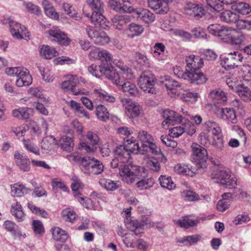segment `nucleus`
I'll use <instances>...</instances> for the list:
<instances>
[{"label": "nucleus", "instance_id": "1", "mask_svg": "<svg viewBox=\"0 0 251 251\" xmlns=\"http://www.w3.org/2000/svg\"><path fill=\"white\" fill-rule=\"evenodd\" d=\"M70 161L77 163L82 172L87 175H98L103 171V164L94 157H81L78 155L71 154L68 156Z\"/></svg>", "mask_w": 251, "mask_h": 251}, {"label": "nucleus", "instance_id": "2", "mask_svg": "<svg viewBox=\"0 0 251 251\" xmlns=\"http://www.w3.org/2000/svg\"><path fill=\"white\" fill-rule=\"evenodd\" d=\"M119 174L122 180L128 184H131L146 176L144 167L132 165H121Z\"/></svg>", "mask_w": 251, "mask_h": 251}, {"label": "nucleus", "instance_id": "3", "mask_svg": "<svg viewBox=\"0 0 251 251\" xmlns=\"http://www.w3.org/2000/svg\"><path fill=\"white\" fill-rule=\"evenodd\" d=\"M203 128L208 132H211L213 136L208 140V143H205L204 146H212L216 151H221L224 149V143L222 135V130L219 124L216 122L208 120L203 124Z\"/></svg>", "mask_w": 251, "mask_h": 251}, {"label": "nucleus", "instance_id": "4", "mask_svg": "<svg viewBox=\"0 0 251 251\" xmlns=\"http://www.w3.org/2000/svg\"><path fill=\"white\" fill-rule=\"evenodd\" d=\"M185 62L188 72H191L193 74H195L197 75V76L195 77L197 80L194 82V84H200L206 82L207 78L202 73L198 71L203 66L202 58L199 56L191 55L186 57Z\"/></svg>", "mask_w": 251, "mask_h": 251}, {"label": "nucleus", "instance_id": "5", "mask_svg": "<svg viewBox=\"0 0 251 251\" xmlns=\"http://www.w3.org/2000/svg\"><path fill=\"white\" fill-rule=\"evenodd\" d=\"M211 178L215 182L226 185L229 188H235L237 185V178L226 169L220 168L211 174Z\"/></svg>", "mask_w": 251, "mask_h": 251}, {"label": "nucleus", "instance_id": "6", "mask_svg": "<svg viewBox=\"0 0 251 251\" xmlns=\"http://www.w3.org/2000/svg\"><path fill=\"white\" fill-rule=\"evenodd\" d=\"M154 84L155 77L151 72L145 71L141 75L138 80V85L144 91L155 94L156 90L154 88Z\"/></svg>", "mask_w": 251, "mask_h": 251}, {"label": "nucleus", "instance_id": "7", "mask_svg": "<svg viewBox=\"0 0 251 251\" xmlns=\"http://www.w3.org/2000/svg\"><path fill=\"white\" fill-rule=\"evenodd\" d=\"M192 160L197 164H201V167L206 168V161L208 157L207 150L201 145L193 143L191 146Z\"/></svg>", "mask_w": 251, "mask_h": 251}, {"label": "nucleus", "instance_id": "8", "mask_svg": "<svg viewBox=\"0 0 251 251\" xmlns=\"http://www.w3.org/2000/svg\"><path fill=\"white\" fill-rule=\"evenodd\" d=\"M87 35L91 40L96 44L103 45L110 41V38L102 30L88 27L86 29Z\"/></svg>", "mask_w": 251, "mask_h": 251}, {"label": "nucleus", "instance_id": "9", "mask_svg": "<svg viewBox=\"0 0 251 251\" xmlns=\"http://www.w3.org/2000/svg\"><path fill=\"white\" fill-rule=\"evenodd\" d=\"M47 33L49 38L61 45L67 46L70 43L71 40L66 34L57 26L52 27L47 31Z\"/></svg>", "mask_w": 251, "mask_h": 251}, {"label": "nucleus", "instance_id": "10", "mask_svg": "<svg viewBox=\"0 0 251 251\" xmlns=\"http://www.w3.org/2000/svg\"><path fill=\"white\" fill-rule=\"evenodd\" d=\"M121 102L126 109V113L130 118H135L141 115L143 109L137 102L131 101L128 99H121Z\"/></svg>", "mask_w": 251, "mask_h": 251}, {"label": "nucleus", "instance_id": "11", "mask_svg": "<svg viewBox=\"0 0 251 251\" xmlns=\"http://www.w3.org/2000/svg\"><path fill=\"white\" fill-rule=\"evenodd\" d=\"M215 114L217 117L223 120H226L232 123L237 122L236 115L235 110L230 108H220L216 105L213 107Z\"/></svg>", "mask_w": 251, "mask_h": 251}, {"label": "nucleus", "instance_id": "12", "mask_svg": "<svg viewBox=\"0 0 251 251\" xmlns=\"http://www.w3.org/2000/svg\"><path fill=\"white\" fill-rule=\"evenodd\" d=\"M163 117L164 120L162 123L163 127L165 128L170 125L182 122V117L173 110L166 109L163 111Z\"/></svg>", "mask_w": 251, "mask_h": 251}, {"label": "nucleus", "instance_id": "13", "mask_svg": "<svg viewBox=\"0 0 251 251\" xmlns=\"http://www.w3.org/2000/svg\"><path fill=\"white\" fill-rule=\"evenodd\" d=\"M77 79L75 75H70L69 79L62 82L60 84L61 88L65 92L71 91L75 95L85 94L83 90H80L76 87Z\"/></svg>", "mask_w": 251, "mask_h": 251}, {"label": "nucleus", "instance_id": "14", "mask_svg": "<svg viewBox=\"0 0 251 251\" xmlns=\"http://www.w3.org/2000/svg\"><path fill=\"white\" fill-rule=\"evenodd\" d=\"M32 78L27 69L24 67H17V86L30 85Z\"/></svg>", "mask_w": 251, "mask_h": 251}, {"label": "nucleus", "instance_id": "15", "mask_svg": "<svg viewBox=\"0 0 251 251\" xmlns=\"http://www.w3.org/2000/svg\"><path fill=\"white\" fill-rule=\"evenodd\" d=\"M131 13L132 16L147 24L153 22L155 19L154 14L147 9L133 8Z\"/></svg>", "mask_w": 251, "mask_h": 251}, {"label": "nucleus", "instance_id": "16", "mask_svg": "<svg viewBox=\"0 0 251 251\" xmlns=\"http://www.w3.org/2000/svg\"><path fill=\"white\" fill-rule=\"evenodd\" d=\"M184 10L186 15L197 19L201 18L205 14V11L201 6L191 2L186 3Z\"/></svg>", "mask_w": 251, "mask_h": 251}, {"label": "nucleus", "instance_id": "17", "mask_svg": "<svg viewBox=\"0 0 251 251\" xmlns=\"http://www.w3.org/2000/svg\"><path fill=\"white\" fill-rule=\"evenodd\" d=\"M109 3L110 8L116 12L131 13L133 10L129 0H110Z\"/></svg>", "mask_w": 251, "mask_h": 251}, {"label": "nucleus", "instance_id": "18", "mask_svg": "<svg viewBox=\"0 0 251 251\" xmlns=\"http://www.w3.org/2000/svg\"><path fill=\"white\" fill-rule=\"evenodd\" d=\"M243 58L242 55L238 51L230 52L224 59L225 67L228 69H234L235 67L238 66L242 61Z\"/></svg>", "mask_w": 251, "mask_h": 251}, {"label": "nucleus", "instance_id": "19", "mask_svg": "<svg viewBox=\"0 0 251 251\" xmlns=\"http://www.w3.org/2000/svg\"><path fill=\"white\" fill-rule=\"evenodd\" d=\"M101 76H104L105 78L111 80L116 85L120 84L123 82L122 75H120L116 73L113 67L106 66L104 64L102 68Z\"/></svg>", "mask_w": 251, "mask_h": 251}, {"label": "nucleus", "instance_id": "20", "mask_svg": "<svg viewBox=\"0 0 251 251\" xmlns=\"http://www.w3.org/2000/svg\"><path fill=\"white\" fill-rule=\"evenodd\" d=\"M149 6L160 14L167 13L169 9L167 0H148Z\"/></svg>", "mask_w": 251, "mask_h": 251}, {"label": "nucleus", "instance_id": "21", "mask_svg": "<svg viewBox=\"0 0 251 251\" xmlns=\"http://www.w3.org/2000/svg\"><path fill=\"white\" fill-rule=\"evenodd\" d=\"M237 0H206L207 8L210 11L219 12L224 9V4H232Z\"/></svg>", "mask_w": 251, "mask_h": 251}, {"label": "nucleus", "instance_id": "22", "mask_svg": "<svg viewBox=\"0 0 251 251\" xmlns=\"http://www.w3.org/2000/svg\"><path fill=\"white\" fill-rule=\"evenodd\" d=\"M123 82L120 84H116L119 86V88L124 93L131 95H137L138 90L136 85L130 81V79L126 78L122 79Z\"/></svg>", "mask_w": 251, "mask_h": 251}, {"label": "nucleus", "instance_id": "23", "mask_svg": "<svg viewBox=\"0 0 251 251\" xmlns=\"http://www.w3.org/2000/svg\"><path fill=\"white\" fill-rule=\"evenodd\" d=\"M174 73L177 77L186 80L193 84H194L195 81L197 80L195 78V77L197 76L195 74H193L191 72H188L187 69L184 72L182 68L179 66H176L174 69Z\"/></svg>", "mask_w": 251, "mask_h": 251}, {"label": "nucleus", "instance_id": "24", "mask_svg": "<svg viewBox=\"0 0 251 251\" xmlns=\"http://www.w3.org/2000/svg\"><path fill=\"white\" fill-rule=\"evenodd\" d=\"M92 96L96 99L102 102H114L115 101V98L114 97L109 95L107 92L101 88L94 89Z\"/></svg>", "mask_w": 251, "mask_h": 251}, {"label": "nucleus", "instance_id": "25", "mask_svg": "<svg viewBox=\"0 0 251 251\" xmlns=\"http://www.w3.org/2000/svg\"><path fill=\"white\" fill-rule=\"evenodd\" d=\"M114 155L116 158L120 159V163H126L131 158V154L123 145L116 147L114 151Z\"/></svg>", "mask_w": 251, "mask_h": 251}, {"label": "nucleus", "instance_id": "26", "mask_svg": "<svg viewBox=\"0 0 251 251\" xmlns=\"http://www.w3.org/2000/svg\"><path fill=\"white\" fill-rule=\"evenodd\" d=\"M113 63L122 72L121 74L122 79H132L134 77L131 69L127 66L125 65L120 60L114 59Z\"/></svg>", "mask_w": 251, "mask_h": 251}, {"label": "nucleus", "instance_id": "27", "mask_svg": "<svg viewBox=\"0 0 251 251\" xmlns=\"http://www.w3.org/2000/svg\"><path fill=\"white\" fill-rule=\"evenodd\" d=\"M131 21V17L128 15H115L112 19L113 26L119 30L123 29L124 26Z\"/></svg>", "mask_w": 251, "mask_h": 251}, {"label": "nucleus", "instance_id": "28", "mask_svg": "<svg viewBox=\"0 0 251 251\" xmlns=\"http://www.w3.org/2000/svg\"><path fill=\"white\" fill-rule=\"evenodd\" d=\"M100 185L107 191H113L121 186L119 181H114L110 179L101 178L99 180Z\"/></svg>", "mask_w": 251, "mask_h": 251}, {"label": "nucleus", "instance_id": "29", "mask_svg": "<svg viewBox=\"0 0 251 251\" xmlns=\"http://www.w3.org/2000/svg\"><path fill=\"white\" fill-rule=\"evenodd\" d=\"M200 220V219L198 218L192 219L190 216H185L176 221V224L181 227L188 228L190 227L196 226L199 223Z\"/></svg>", "mask_w": 251, "mask_h": 251}, {"label": "nucleus", "instance_id": "30", "mask_svg": "<svg viewBox=\"0 0 251 251\" xmlns=\"http://www.w3.org/2000/svg\"><path fill=\"white\" fill-rule=\"evenodd\" d=\"M52 238L56 241L65 242L69 238L68 234L65 230L59 227H54L51 229Z\"/></svg>", "mask_w": 251, "mask_h": 251}, {"label": "nucleus", "instance_id": "31", "mask_svg": "<svg viewBox=\"0 0 251 251\" xmlns=\"http://www.w3.org/2000/svg\"><path fill=\"white\" fill-rule=\"evenodd\" d=\"M241 98L245 101L251 100V82L247 84L242 83L236 92Z\"/></svg>", "mask_w": 251, "mask_h": 251}, {"label": "nucleus", "instance_id": "32", "mask_svg": "<svg viewBox=\"0 0 251 251\" xmlns=\"http://www.w3.org/2000/svg\"><path fill=\"white\" fill-rule=\"evenodd\" d=\"M209 97L215 102L218 103H221L227 100L226 94L221 89L211 91L209 94Z\"/></svg>", "mask_w": 251, "mask_h": 251}, {"label": "nucleus", "instance_id": "33", "mask_svg": "<svg viewBox=\"0 0 251 251\" xmlns=\"http://www.w3.org/2000/svg\"><path fill=\"white\" fill-rule=\"evenodd\" d=\"M17 166L22 171L26 172L29 171V159L24 154L18 153L17 154Z\"/></svg>", "mask_w": 251, "mask_h": 251}, {"label": "nucleus", "instance_id": "34", "mask_svg": "<svg viewBox=\"0 0 251 251\" xmlns=\"http://www.w3.org/2000/svg\"><path fill=\"white\" fill-rule=\"evenodd\" d=\"M40 55L46 59H51L58 55L57 51L52 47L42 45L40 48Z\"/></svg>", "mask_w": 251, "mask_h": 251}, {"label": "nucleus", "instance_id": "35", "mask_svg": "<svg viewBox=\"0 0 251 251\" xmlns=\"http://www.w3.org/2000/svg\"><path fill=\"white\" fill-rule=\"evenodd\" d=\"M103 12L94 11L91 16V20L95 25H98L102 27L107 26V20L102 14Z\"/></svg>", "mask_w": 251, "mask_h": 251}, {"label": "nucleus", "instance_id": "36", "mask_svg": "<svg viewBox=\"0 0 251 251\" xmlns=\"http://www.w3.org/2000/svg\"><path fill=\"white\" fill-rule=\"evenodd\" d=\"M201 236L198 234L186 236L176 240L177 243L183 244L185 246H192L200 241Z\"/></svg>", "mask_w": 251, "mask_h": 251}, {"label": "nucleus", "instance_id": "37", "mask_svg": "<svg viewBox=\"0 0 251 251\" xmlns=\"http://www.w3.org/2000/svg\"><path fill=\"white\" fill-rule=\"evenodd\" d=\"M226 83L229 88L233 91L237 92L242 83L239 82V79L233 74H229L226 76Z\"/></svg>", "mask_w": 251, "mask_h": 251}, {"label": "nucleus", "instance_id": "38", "mask_svg": "<svg viewBox=\"0 0 251 251\" xmlns=\"http://www.w3.org/2000/svg\"><path fill=\"white\" fill-rule=\"evenodd\" d=\"M232 9L242 15H247L251 12L250 5L243 2L234 3L232 5Z\"/></svg>", "mask_w": 251, "mask_h": 251}, {"label": "nucleus", "instance_id": "39", "mask_svg": "<svg viewBox=\"0 0 251 251\" xmlns=\"http://www.w3.org/2000/svg\"><path fill=\"white\" fill-rule=\"evenodd\" d=\"M71 188L74 191V195L75 198L78 197V196L81 195L79 190L83 188V183L76 176H73L71 178Z\"/></svg>", "mask_w": 251, "mask_h": 251}, {"label": "nucleus", "instance_id": "40", "mask_svg": "<svg viewBox=\"0 0 251 251\" xmlns=\"http://www.w3.org/2000/svg\"><path fill=\"white\" fill-rule=\"evenodd\" d=\"M234 30L227 26H222L218 37L223 42L228 43Z\"/></svg>", "mask_w": 251, "mask_h": 251}, {"label": "nucleus", "instance_id": "41", "mask_svg": "<svg viewBox=\"0 0 251 251\" xmlns=\"http://www.w3.org/2000/svg\"><path fill=\"white\" fill-rule=\"evenodd\" d=\"M144 31L143 27L139 25L131 24L126 29V32L128 36L133 37L140 35Z\"/></svg>", "mask_w": 251, "mask_h": 251}, {"label": "nucleus", "instance_id": "42", "mask_svg": "<svg viewBox=\"0 0 251 251\" xmlns=\"http://www.w3.org/2000/svg\"><path fill=\"white\" fill-rule=\"evenodd\" d=\"M160 184L162 187L169 190H173L176 188V184L173 181L171 177L167 176H161L159 178Z\"/></svg>", "mask_w": 251, "mask_h": 251}, {"label": "nucleus", "instance_id": "43", "mask_svg": "<svg viewBox=\"0 0 251 251\" xmlns=\"http://www.w3.org/2000/svg\"><path fill=\"white\" fill-rule=\"evenodd\" d=\"M220 19L222 21L227 23H234L237 21L238 16L230 10H226L220 15Z\"/></svg>", "mask_w": 251, "mask_h": 251}, {"label": "nucleus", "instance_id": "44", "mask_svg": "<svg viewBox=\"0 0 251 251\" xmlns=\"http://www.w3.org/2000/svg\"><path fill=\"white\" fill-rule=\"evenodd\" d=\"M123 146L130 154L131 153L137 154L140 152L138 143L134 140L131 139L126 140L125 141Z\"/></svg>", "mask_w": 251, "mask_h": 251}, {"label": "nucleus", "instance_id": "45", "mask_svg": "<svg viewBox=\"0 0 251 251\" xmlns=\"http://www.w3.org/2000/svg\"><path fill=\"white\" fill-rule=\"evenodd\" d=\"M144 161L147 167L153 172H158L160 169V164L156 159L153 157L148 156L144 158Z\"/></svg>", "mask_w": 251, "mask_h": 251}, {"label": "nucleus", "instance_id": "46", "mask_svg": "<svg viewBox=\"0 0 251 251\" xmlns=\"http://www.w3.org/2000/svg\"><path fill=\"white\" fill-rule=\"evenodd\" d=\"M142 178L139 179L136 183V186L140 190H143L148 189L153 186L154 182L152 178Z\"/></svg>", "mask_w": 251, "mask_h": 251}, {"label": "nucleus", "instance_id": "47", "mask_svg": "<svg viewBox=\"0 0 251 251\" xmlns=\"http://www.w3.org/2000/svg\"><path fill=\"white\" fill-rule=\"evenodd\" d=\"M96 114L99 119L106 121L109 118V113L107 108L103 105H99L96 107Z\"/></svg>", "mask_w": 251, "mask_h": 251}, {"label": "nucleus", "instance_id": "48", "mask_svg": "<svg viewBox=\"0 0 251 251\" xmlns=\"http://www.w3.org/2000/svg\"><path fill=\"white\" fill-rule=\"evenodd\" d=\"M138 138L142 144L143 147L147 144H149L151 142L154 141V139L152 135L147 131L144 130H141L139 131Z\"/></svg>", "mask_w": 251, "mask_h": 251}, {"label": "nucleus", "instance_id": "49", "mask_svg": "<svg viewBox=\"0 0 251 251\" xmlns=\"http://www.w3.org/2000/svg\"><path fill=\"white\" fill-rule=\"evenodd\" d=\"M29 33L27 28L23 25L17 23V39L29 40Z\"/></svg>", "mask_w": 251, "mask_h": 251}, {"label": "nucleus", "instance_id": "50", "mask_svg": "<svg viewBox=\"0 0 251 251\" xmlns=\"http://www.w3.org/2000/svg\"><path fill=\"white\" fill-rule=\"evenodd\" d=\"M60 143L62 148L67 151H71L74 145L73 139L66 136H62L61 138Z\"/></svg>", "mask_w": 251, "mask_h": 251}, {"label": "nucleus", "instance_id": "51", "mask_svg": "<svg viewBox=\"0 0 251 251\" xmlns=\"http://www.w3.org/2000/svg\"><path fill=\"white\" fill-rule=\"evenodd\" d=\"M161 82L166 87L167 92L170 91L171 89L180 85L178 82L172 79L169 76H164L163 77Z\"/></svg>", "mask_w": 251, "mask_h": 251}, {"label": "nucleus", "instance_id": "52", "mask_svg": "<svg viewBox=\"0 0 251 251\" xmlns=\"http://www.w3.org/2000/svg\"><path fill=\"white\" fill-rule=\"evenodd\" d=\"M63 8L65 13L68 15L70 17L76 20H78L80 19V17L77 16V13H76L75 10L70 4L66 2L63 3Z\"/></svg>", "mask_w": 251, "mask_h": 251}, {"label": "nucleus", "instance_id": "53", "mask_svg": "<svg viewBox=\"0 0 251 251\" xmlns=\"http://www.w3.org/2000/svg\"><path fill=\"white\" fill-rule=\"evenodd\" d=\"M56 145L55 138L52 136H47L41 142V148L45 150H50Z\"/></svg>", "mask_w": 251, "mask_h": 251}, {"label": "nucleus", "instance_id": "54", "mask_svg": "<svg viewBox=\"0 0 251 251\" xmlns=\"http://www.w3.org/2000/svg\"><path fill=\"white\" fill-rule=\"evenodd\" d=\"M143 148H149L150 151L153 154L156 155L161 154V158H160V159L161 160V161L163 162H166V158L164 156L163 154H162L160 149L156 145L154 141L151 142V143H149V144H147Z\"/></svg>", "mask_w": 251, "mask_h": 251}, {"label": "nucleus", "instance_id": "55", "mask_svg": "<svg viewBox=\"0 0 251 251\" xmlns=\"http://www.w3.org/2000/svg\"><path fill=\"white\" fill-rule=\"evenodd\" d=\"M174 171L176 173L182 175H189L191 172L188 166L184 163H177L175 165Z\"/></svg>", "mask_w": 251, "mask_h": 251}, {"label": "nucleus", "instance_id": "56", "mask_svg": "<svg viewBox=\"0 0 251 251\" xmlns=\"http://www.w3.org/2000/svg\"><path fill=\"white\" fill-rule=\"evenodd\" d=\"M86 2L93 10V12L103 11V3L101 0H86Z\"/></svg>", "mask_w": 251, "mask_h": 251}, {"label": "nucleus", "instance_id": "57", "mask_svg": "<svg viewBox=\"0 0 251 251\" xmlns=\"http://www.w3.org/2000/svg\"><path fill=\"white\" fill-rule=\"evenodd\" d=\"M239 74L246 81L251 80V65L246 64L242 66L240 68Z\"/></svg>", "mask_w": 251, "mask_h": 251}, {"label": "nucleus", "instance_id": "58", "mask_svg": "<svg viewBox=\"0 0 251 251\" xmlns=\"http://www.w3.org/2000/svg\"><path fill=\"white\" fill-rule=\"evenodd\" d=\"M230 39V40L228 43L237 45H240L243 43L245 39V37L241 33L238 32L235 29Z\"/></svg>", "mask_w": 251, "mask_h": 251}, {"label": "nucleus", "instance_id": "59", "mask_svg": "<svg viewBox=\"0 0 251 251\" xmlns=\"http://www.w3.org/2000/svg\"><path fill=\"white\" fill-rule=\"evenodd\" d=\"M28 207L32 213L44 218L49 217L48 213L44 209L39 208L32 204L28 203Z\"/></svg>", "mask_w": 251, "mask_h": 251}, {"label": "nucleus", "instance_id": "60", "mask_svg": "<svg viewBox=\"0 0 251 251\" xmlns=\"http://www.w3.org/2000/svg\"><path fill=\"white\" fill-rule=\"evenodd\" d=\"M126 228L129 230L134 232L135 235L137 236H141V231L142 230V226H140V223L136 221H132L129 224H127Z\"/></svg>", "mask_w": 251, "mask_h": 251}, {"label": "nucleus", "instance_id": "61", "mask_svg": "<svg viewBox=\"0 0 251 251\" xmlns=\"http://www.w3.org/2000/svg\"><path fill=\"white\" fill-rule=\"evenodd\" d=\"M181 196L183 199L188 201H196L199 200V196L193 191L186 190L181 193Z\"/></svg>", "mask_w": 251, "mask_h": 251}, {"label": "nucleus", "instance_id": "62", "mask_svg": "<svg viewBox=\"0 0 251 251\" xmlns=\"http://www.w3.org/2000/svg\"><path fill=\"white\" fill-rule=\"evenodd\" d=\"M182 125L183 128L184 129V132L189 135H192L196 132L195 126L190 121L184 120L182 121Z\"/></svg>", "mask_w": 251, "mask_h": 251}, {"label": "nucleus", "instance_id": "63", "mask_svg": "<svg viewBox=\"0 0 251 251\" xmlns=\"http://www.w3.org/2000/svg\"><path fill=\"white\" fill-rule=\"evenodd\" d=\"M62 215L63 218L67 221L74 222L76 218V215L75 211L70 208H66L62 212Z\"/></svg>", "mask_w": 251, "mask_h": 251}, {"label": "nucleus", "instance_id": "64", "mask_svg": "<svg viewBox=\"0 0 251 251\" xmlns=\"http://www.w3.org/2000/svg\"><path fill=\"white\" fill-rule=\"evenodd\" d=\"M103 66V63L101 64L100 66L93 64L88 67V70L93 75L97 77H100L101 76Z\"/></svg>", "mask_w": 251, "mask_h": 251}]
</instances>
